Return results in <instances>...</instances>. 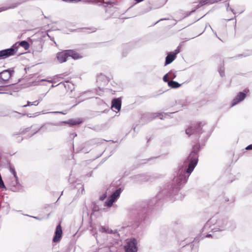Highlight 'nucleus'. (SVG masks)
<instances>
[{"label": "nucleus", "instance_id": "nucleus-1", "mask_svg": "<svg viewBox=\"0 0 252 252\" xmlns=\"http://www.w3.org/2000/svg\"><path fill=\"white\" fill-rule=\"evenodd\" d=\"M200 150L199 143L192 146L191 151L186 159L182 165L178 167L172 183L168 185L167 192L164 189L160 190L156 199L159 198L165 193V196L170 197L172 201L182 200L184 197L185 194L180 192L179 190L182 186L187 182L189 175L197 165Z\"/></svg>", "mask_w": 252, "mask_h": 252}, {"label": "nucleus", "instance_id": "nucleus-2", "mask_svg": "<svg viewBox=\"0 0 252 252\" xmlns=\"http://www.w3.org/2000/svg\"><path fill=\"white\" fill-rule=\"evenodd\" d=\"M236 227L235 222L229 220L227 218H221L217 219L216 217L211 218L204 225L201 232V235L196 237L193 241L198 243L204 238L216 237L217 232H221L225 230H233Z\"/></svg>", "mask_w": 252, "mask_h": 252}, {"label": "nucleus", "instance_id": "nucleus-3", "mask_svg": "<svg viewBox=\"0 0 252 252\" xmlns=\"http://www.w3.org/2000/svg\"><path fill=\"white\" fill-rule=\"evenodd\" d=\"M20 46L23 47L25 50H27L30 48V44L27 40H22L16 42L9 48L0 50V60L5 59L15 55Z\"/></svg>", "mask_w": 252, "mask_h": 252}, {"label": "nucleus", "instance_id": "nucleus-4", "mask_svg": "<svg viewBox=\"0 0 252 252\" xmlns=\"http://www.w3.org/2000/svg\"><path fill=\"white\" fill-rule=\"evenodd\" d=\"M206 125L205 122H198L196 124L192 125V126L188 127L186 130V133L190 136L191 135L194 134L199 136L201 133H203L202 127Z\"/></svg>", "mask_w": 252, "mask_h": 252}, {"label": "nucleus", "instance_id": "nucleus-5", "mask_svg": "<svg viewBox=\"0 0 252 252\" xmlns=\"http://www.w3.org/2000/svg\"><path fill=\"white\" fill-rule=\"evenodd\" d=\"M175 112L168 113H147L143 114L141 116V119L145 121L146 122L151 121L157 117H159L161 120L164 119L167 117H170V115L174 113Z\"/></svg>", "mask_w": 252, "mask_h": 252}, {"label": "nucleus", "instance_id": "nucleus-6", "mask_svg": "<svg viewBox=\"0 0 252 252\" xmlns=\"http://www.w3.org/2000/svg\"><path fill=\"white\" fill-rule=\"evenodd\" d=\"M138 249L137 240L135 238L131 237L126 240L124 246L125 252H137Z\"/></svg>", "mask_w": 252, "mask_h": 252}, {"label": "nucleus", "instance_id": "nucleus-7", "mask_svg": "<svg viewBox=\"0 0 252 252\" xmlns=\"http://www.w3.org/2000/svg\"><path fill=\"white\" fill-rule=\"evenodd\" d=\"M14 73L13 68L5 69L0 72V84H5L8 83L9 79Z\"/></svg>", "mask_w": 252, "mask_h": 252}, {"label": "nucleus", "instance_id": "nucleus-8", "mask_svg": "<svg viewBox=\"0 0 252 252\" xmlns=\"http://www.w3.org/2000/svg\"><path fill=\"white\" fill-rule=\"evenodd\" d=\"M143 210L141 207H136L129 209V216L132 218L134 221L139 222L142 220L141 214L143 213Z\"/></svg>", "mask_w": 252, "mask_h": 252}, {"label": "nucleus", "instance_id": "nucleus-9", "mask_svg": "<svg viewBox=\"0 0 252 252\" xmlns=\"http://www.w3.org/2000/svg\"><path fill=\"white\" fill-rule=\"evenodd\" d=\"M9 170L10 172L13 175L15 179V184L16 185H14L12 190L13 191H22L23 190V187L20 184L18 177L17 175L16 172L15 170V168L12 166H9Z\"/></svg>", "mask_w": 252, "mask_h": 252}, {"label": "nucleus", "instance_id": "nucleus-10", "mask_svg": "<svg viewBox=\"0 0 252 252\" xmlns=\"http://www.w3.org/2000/svg\"><path fill=\"white\" fill-rule=\"evenodd\" d=\"M60 123H48L42 126L39 128H38L37 130L33 132L30 136H32L36 133L39 130L43 129L44 131H55L57 130V129L55 127H53V126H60Z\"/></svg>", "mask_w": 252, "mask_h": 252}, {"label": "nucleus", "instance_id": "nucleus-11", "mask_svg": "<svg viewBox=\"0 0 252 252\" xmlns=\"http://www.w3.org/2000/svg\"><path fill=\"white\" fill-rule=\"evenodd\" d=\"M68 55L67 50H63L56 54V59L60 63H62L67 61Z\"/></svg>", "mask_w": 252, "mask_h": 252}, {"label": "nucleus", "instance_id": "nucleus-12", "mask_svg": "<svg viewBox=\"0 0 252 252\" xmlns=\"http://www.w3.org/2000/svg\"><path fill=\"white\" fill-rule=\"evenodd\" d=\"M247 96V92H239L237 95L233 98L231 105L232 106L237 104L238 103L243 101Z\"/></svg>", "mask_w": 252, "mask_h": 252}, {"label": "nucleus", "instance_id": "nucleus-13", "mask_svg": "<svg viewBox=\"0 0 252 252\" xmlns=\"http://www.w3.org/2000/svg\"><path fill=\"white\" fill-rule=\"evenodd\" d=\"M63 234L62 226L60 224H58L56 228L55 235L54 236L53 241L54 242H58L60 241Z\"/></svg>", "mask_w": 252, "mask_h": 252}, {"label": "nucleus", "instance_id": "nucleus-14", "mask_svg": "<svg viewBox=\"0 0 252 252\" xmlns=\"http://www.w3.org/2000/svg\"><path fill=\"white\" fill-rule=\"evenodd\" d=\"M122 107L121 97L114 98L111 101V108H115L118 111H120Z\"/></svg>", "mask_w": 252, "mask_h": 252}, {"label": "nucleus", "instance_id": "nucleus-15", "mask_svg": "<svg viewBox=\"0 0 252 252\" xmlns=\"http://www.w3.org/2000/svg\"><path fill=\"white\" fill-rule=\"evenodd\" d=\"M131 180H133L135 182L141 183L143 182L148 181L149 178L145 174H138L130 177Z\"/></svg>", "mask_w": 252, "mask_h": 252}, {"label": "nucleus", "instance_id": "nucleus-16", "mask_svg": "<svg viewBox=\"0 0 252 252\" xmlns=\"http://www.w3.org/2000/svg\"><path fill=\"white\" fill-rule=\"evenodd\" d=\"M15 84V83L7 85L4 86H0V94H9L11 95L12 93L11 92H4L2 91H8L12 90V87Z\"/></svg>", "mask_w": 252, "mask_h": 252}, {"label": "nucleus", "instance_id": "nucleus-17", "mask_svg": "<svg viewBox=\"0 0 252 252\" xmlns=\"http://www.w3.org/2000/svg\"><path fill=\"white\" fill-rule=\"evenodd\" d=\"M82 120L78 118L77 119H71L67 121L61 122L60 124H68L69 126H74L76 125H79L82 123Z\"/></svg>", "mask_w": 252, "mask_h": 252}, {"label": "nucleus", "instance_id": "nucleus-18", "mask_svg": "<svg viewBox=\"0 0 252 252\" xmlns=\"http://www.w3.org/2000/svg\"><path fill=\"white\" fill-rule=\"evenodd\" d=\"M176 56L175 55V54H173V52H168L165 58L164 65L166 66L172 63L176 59Z\"/></svg>", "mask_w": 252, "mask_h": 252}, {"label": "nucleus", "instance_id": "nucleus-19", "mask_svg": "<svg viewBox=\"0 0 252 252\" xmlns=\"http://www.w3.org/2000/svg\"><path fill=\"white\" fill-rule=\"evenodd\" d=\"M68 50V53L69 54L68 56L69 57H71L73 60H78L80 59H81L82 58V56L79 54L78 53H77L76 51L73 50Z\"/></svg>", "mask_w": 252, "mask_h": 252}, {"label": "nucleus", "instance_id": "nucleus-20", "mask_svg": "<svg viewBox=\"0 0 252 252\" xmlns=\"http://www.w3.org/2000/svg\"><path fill=\"white\" fill-rule=\"evenodd\" d=\"M100 141L98 139H91L85 143V146L83 150L85 153H88V151L85 150L86 147H89L98 143H100Z\"/></svg>", "mask_w": 252, "mask_h": 252}, {"label": "nucleus", "instance_id": "nucleus-21", "mask_svg": "<svg viewBox=\"0 0 252 252\" xmlns=\"http://www.w3.org/2000/svg\"><path fill=\"white\" fill-rule=\"evenodd\" d=\"M123 191V189L121 188H120L116 190H115L112 194L110 195V196L113 199H115L116 201L120 197L121 192Z\"/></svg>", "mask_w": 252, "mask_h": 252}, {"label": "nucleus", "instance_id": "nucleus-22", "mask_svg": "<svg viewBox=\"0 0 252 252\" xmlns=\"http://www.w3.org/2000/svg\"><path fill=\"white\" fill-rule=\"evenodd\" d=\"M63 84L62 82L60 83L59 85ZM64 88L67 91H70L72 92L73 90L74 89V85L72 83H71L69 81H65L64 83H63Z\"/></svg>", "mask_w": 252, "mask_h": 252}, {"label": "nucleus", "instance_id": "nucleus-23", "mask_svg": "<svg viewBox=\"0 0 252 252\" xmlns=\"http://www.w3.org/2000/svg\"><path fill=\"white\" fill-rule=\"evenodd\" d=\"M199 3H200V4H198V5H196V9H195L194 10H192L191 11L188 12L187 14V16H189L190 15H191L192 13H193V12H194L195 11L196 9L199 8L201 6H203V5H205L206 4H208V2L207 1V0H201L199 1Z\"/></svg>", "mask_w": 252, "mask_h": 252}, {"label": "nucleus", "instance_id": "nucleus-24", "mask_svg": "<svg viewBox=\"0 0 252 252\" xmlns=\"http://www.w3.org/2000/svg\"><path fill=\"white\" fill-rule=\"evenodd\" d=\"M168 85L171 88L176 89V88H178L180 86H181L182 84L179 83L178 82H177L175 81L171 80L170 82H168Z\"/></svg>", "mask_w": 252, "mask_h": 252}, {"label": "nucleus", "instance_id": "nucleus-25", "mask_svg": "<svg viewBox=\"0 0 252 252\" xmlns=\"http://www.w3.org/2000/svg\"><path fill=\"white\" fill-rule=\"evenodd\" d=\"M115 202V199H113L110 196H109L106 201L105 202L104 206L108 207H110L112 206Z\"/></svg>", "mask_w": 252, "mask_h": 252}, {"label": "nucleus", "instance_id": "nucleus-26", "mask_svg": "<svg viewBox=\"0 0 252 252\" xmlns=\"http://www.w3.org/2000/svg\"><path fill=\"white\" fill-rule=\"evenodd\" d=\"M169 77L173 80L176 77V72L173 70H170L168 73Z\"/></svg>", "mask_w": 252, "mask_h": 252}, {"label": "nucleus", "instance_id": "nucleus-27", "mask_svg": "<svg viewBox=\"0 0 252 252\" xmlns=\"http://www.w3.org/2000/svg\"><path fill=\"white\" fill-rule=\"evenodd\" d=\"M81 1L86 3H96L98 2H101V0H82Z\"/></svg>", "mask_w": 252, "mask_h": 252}, {"label": "nucleus", "instance_id": "nucleus-28", "mask_svg": "<svg viewBox=\"0 0 252 252\" xmlns=\"http://www.w3.org/2000/svg\"><path fill=\"white\" fill-rule=\"evenodd\" d=\"M29 129H30V128L28 127V128H26L23 129V130H20V131L18 133H14L12 135H19V134H25L27 132L29 131Z\"/></svg>", "mask_w": 252, "mask_h": 252}, {"label": "nucleus", "instance_id": "nucleus-29", "mask_svg": "<svg viewBox=\"0 0 252 252\" xmlns=\"http://www.w3.org/2000/svg\"><path fill=\"white\" fill-rule=\"evenodd\" d=\"M101 2H103V3H105V4H109V5H112V6L114 4H115V5H117L118 4V2L117 1H111V0L106 1H104L103 0L102 1V0H101Z\"/></svg>", "mask_w": 252, "mask_h": 252}, {"label": "nucleus", "instance_id": "nucleus-30", "mask_svg": "<svg viewBox=\"0 0 252 252\" xmlns=\"http://www.w3.org/2000/svg\"><path fill=\"white\" fill-rule=\"evenodd\" d=\"M101 79H106V81H105L104 83L108 82L109 81V80L108 79V78L106 76L101 74V75L100 76H99L98 78H97V82L98 83L99 80Z\"/></svg>", "mask_w": 252, "mask_h": 252}, {"label": "nucleus", "instance_id": "nucleus-31", "mask_svg": "<svg viewBox=\"0 0 252 252\" xmlns=\"http://www.w3.org/2000/svg\"><path fill=\"white\" fill-rule=\"evenodd\" d=\"M32 105L37 106L38 104L34 103V101L32 102H30V101H28L27 102V104L26 105H24L22 106V107H26L30 106H32Z\"/></svg>", "mask_w": 252, "mask_h": 252}, {"label": "nucleus", "instance_id": "nucleus-32", "mask_svg": "<svg viewBox=\"0 0 252 252\" xmlns=\"http://www.w3.org/2000/svg\"><path fill=\"white\" fill-rule=\"evenodd\" d=\"M219 72L220 73V76L221 77H223L225 75V73H224V69L223 67H220L219 70Z\"/></svg>", "mask_w": 252, "mask_h": 252}, {"label": "nucleus", "instance_id": "nucleus-33", "mask_svg": "<svg viewBox=\"0 0 252 252\" xmlns=\"http://www.w3.org/2000/svg\"><path fill=\"white\" fill-rule=\"evenodd\" d=\"M167 76H168V73L163 76L162 79L164 82H166L168 84V82H170L171 80H169V79L167 77Z\"/></svg>", "mask_w": 252, "mask_h": 252}, {"label": "nucleus", "instance_id": "nucleus-34", "mask_svg": "<svg viewBox=\"0 0 252 252\" xmlns=\"http://www.w3.org/2000/svg\"><path fill=\"white\" fill-rule=\"evenodd\" d=\"M99 230L102 233H107V230H108V228H107L104 226H101L99 228Z\"/></svg>", "mask_w": 252, "mask_h": 252}, {"label": "nucleus", "instance_id": "nucleus-35", "mask_svg": "<svg viewBox=\"0 0 252 252\" xmlns=\"http://www.w3.org/2000/svg\"><path fill=\"white\" fill-rule=\"evenodd\" d=\"M226 6L227 7L226 10L227 11H231V12H233V13L234 14H235V12L234 11V10L233 8H232L231 7H229V4L228 3H226Z\"/></svg>", "mask_w": 252, "mask_h": 252}, {"label": "nucleus", "instance_id": "nucleus-36", "mask_svg": "<svg viewBox=\"0 0 252 252\" xmlns=\"http://www.w3.org/2000/svg\"><path fill=\"white\" fill-rule=\"evenodd\" d=\"M62 0L63 1H65V2H69V3H73V2L77 3V2H80L81 1H82V0Z\"/></svg>", "mask_w": 252, "mask_h": 252}, {"label": "nucleus", "instance_id": "nucleus-37", "mask_svg": "<svg viewBox=\"0 0 252 252\" xmlns=\"http://www.w3.org/2000/svg\"><path fill=\"white\" fill-rule=\"evenodd\" d=\"M67 111L65 110L63 111H54V112H50L49 113H60L62 114H66L67 113Z\"/></svg>", "mask_w": 252, "mask_h": 252}, {"label": "nucleus", "instance_id": "nucleus-38", "mask_svg": "<svg viewBox=\"0 0 252 252\" xmlns=\"http://www.w3.org/2000/svg\"><path fill=\"white\" fill-rule=\"evenodd\" d=\"M76 136H77V133L75 132H72L70 133V138L71 139H73Z\"/></svg>", "mask_w": 252, "mask_h": 252}, {"label": "nucleus", "instance_id": "nucleus-39", "mask_svg": "<svg viewBox=\"0 0 252 252\" xmlns=\"http://www.w3.org/2000/svg\"><path fill=\"white\" fill-rule=\"evenodd\" d=\"M180 52V47L178 46L176 49H175L173 52V54H175L176 56H177V55Z\"/></svg>", "mask_w": 252, "mask_h": 252}, {"label": "nucleus", "instance_id": "nucleus-40", "mask_svg": "<svg viewBox=\"0 0 252 252\" xmlns=\"http://www.w3.org/2000/svg\"><path fill=\"white\" fill-rule=\"evenodd\" d=\"M107 197V194H106V193H105V194H103L102 195H101L100 197H99V200H104Z\"/></svg>", "mask_w": 252, "mask_h": 252}, {"label": "nucleus", "instance_id": "nucleus-41", "mask_svg": "<svg viewBox=\"0 0 252 252\" xmlns=\"http://www.w3.org/2000/svg\"><path fill=\"white\" fill-rule=\"evenodd\" d=\"M42 100V97L40 96L38 98V99L37 100L34 101V103L38 104L39 103V102L41 101Z\"/></svg>", "mask_w": 252, "mask_h": 252}, {"label": "nucleus", "instance_id": "nucleus-42", "mask_svg": "<svg viewBox=\"0 0 252 252\" xmlns=\"http://www.w3.org/2000/svg\"><path fill=\"white\" fill-rule=\"evenodd\" d=\"M245 149H246V150H252V144L248 145V146H247Z\"/></svg>", "mask_w": 252, "mask_h": 252}, {"label": "nucleus", "instance_id": "nucleus-43", "mask_svg": "<svg viewBox=\"0 0 252 252\" xmlns=\"http://www.w3.org/2000/svg\"><path fill=\"white\" fill-rule=\"evenodd\" d=\"M252 53H250V54H240L238 56V57H246L247 56H249V55H251Z\"/></svg>", "mask_w": 252, "mask_h": 252}, {"label": "nucleus", "instance_id": "nucleus-44", "mask_svg": "<svg viewBox=\"0 0 252 252\" xmlns=\"http://www.w3.org/2000/svg\"><path fill=\"white\" fill-rule=\"evenodd\" d=\"M161 6H159V7H160ZM158 8V7H155V8H153L152 7H150L149 8H148L146 11L145 12H148L150 11H151L152 9H154V8Z\"/></svg>", "mask_w": 252, "mask_h": 252}, {"label": "nucleus", "instance_id": "nucleus-45", "mask_svg": "<svg viewBox=\"0 0 252 252\" xmlns=\"http://www.w3.org/2000/svg\"><path fill=\"white\" fill-rule=\"evenodd\" d=\"M168 19H166V18H163V19H161L160 20H159L157 22H156L155 23H154L153 25H156L157 23H158V22L160 21H162V20H167Z\"/></svg>", "mask_w": 252, "mask_h": 252}, {"label": "nucleus", "instance_id": "nucleus-46", "mask_svg": "<svg viewBox=\"0 0 252 252\" xmlns=\"http://www.w3.org/2000/svg\"><path fill=\"white\" fill-rule=\"evenodd\" d=\"M48 37L50 38V40H52V41H54V43H55V44H56V42L54 41V37H52L50 36L49 35H48Z\"/></svg>", "mask_w": 252, "mask_h": 252}, {"label": "nucleus", "instance_id": "nucleus-47", "mask_svg": "<svg viewBox=\"0 0 252 252\" xmlns=\"http://www.w3.org/2000/svg\"><path fill=\"white\" fill-rule=\"evenodd\" d=\"M92 93V91H87V92H83V93H82V95H83V94H87V93Z\"/></svg>", "mask_w": 252, "mask_h": 252}, {"label": "nucleus", "instance_id": "nucleus-48", "mask_svg": "<svg viewBox=\"0 0 252 252\" xmlns=\"http://www.w3.org/2000/svg\"><path fill=\"white\" fill-rule=\"evenodd\" d=\"M207 1L208 2V4H213L215 3L213 2V0H207Z\"/></svg>", "mask_w": 252, "mask_h": 252}, {"label": "nucleus", "instance_id": "nucleus-49", "mask_svg": "<svg viewBox=\"0 0 252 252\" xmlns=\"http://www.w3.org/2000/svg\"><path fill=\"white\" fill-rule=\"evenodd\" d=\"M107 233H109V234H112V233H113V230H111H111H109V229H108V230H107Z\"/></svg>", "mask_w": 252, "mask_h": 252}, {"label": "nucleus", "instance_id": "nucleus-50", "mask_svg": "<svg viewBox=\"0 0 252 252\" xmlns=\"http://www.w3.org/2000/svg\"><path fill=\"white\" fill-rule=\"evenodd\" d=\"M23 138L19 137L18 139H17V142H20L23 140Z\"/></svg>", "mask_w": 252, "mask_h": 252}, {"label": "nucleus", "instance_id": "nucleus-51", "mask_svg": "<svg viewBox=\"0 0 252 252\" xmlns=\"http://www.w3.org/2000/svg\"><path fill=\"white\" fill-rule=\"evenodd\" d=\"M144 0H134L137 3H139L143 1Z\"/></svg>", "mask_w": 252, "mask_h": 252}, {"label": "nucleus", "instance_id": "nucleus-52", "mask_svg": "<svg viewBox=\"0 0 252 252\" xmlns=\"http://www.w3.org/2000/svg\"><path fill=\"white\" fill-rule=\"evenodd\" d=\"M79 103H80V101H79V102H77V103H75V104L73 105L72 106V107H74V106H76V105H77L78 104H79Z\"/></svg>", "mask_w": 252, "mask_h": 252}, {"label": "nucleus", "instance_id": "nucleus-53", "mask_svg": "<svg viewBox=\"0 0 252 252\" xmlns=\"http://www.w3.org/2000/svg\"><path fill=\"white\" fill-rule=\"evenodd\" d=\"M221 0H213V2H214L215 3L218 2L220 1H221Z\"/></svg>", "mask_w": 252, "mask_h": 252}, {"label": "nucleus", "instance_id": "nucleus-54", "mask_svg": "<svg viewBox=\"0 0 252 252\" xmlns=\"http://www.w3.org/2000/svg\"><path fill=\"white\" fill-rule=\"evenodd\" d=\"M30 217H32V218H34V219H35L36 220H39V219L38 217H34V216H30Z\"/></svg>", "mask_w": 252, "mask_h": 252}, {"label": "nucleus", "instance_id": "nucleus-55", "mask_svg": "<svg viewBox=\"0 0 252 252\" xmlns=\"http://www.w3.org/2000/svg\"><path fill=\"white\" fill-rule=\"evenodd\" d=\"M87 175L88 176H89V177H91V176H92V172L89 173V174H88Z\"/></svg>", "mask_w": 252, "mask_h": 252}, {"label": "nucleus", "instance_id": "nucleus-56", "mask_svg": "<svg viewBox=\"0 0 252 252\" xmlns=\"http://www.w3.org/2000/svg\"><path fill=\"white\" fill-rule=\"evenodd\" d=\"M52 205L51 204V205H47V206H45V208H46L47 207H52Z\"/></svg>", "mask_w": 252, "mask_h": 252}, {"label": "nucleus", "instance_id": "nucleus-57", "mask_svg": "<svg viewBox=\"0 0 252 252\" xmlns=\"http://www.w3.org/2000/svg\"><path fill=\"white\" fill-rule=\"evenodd\" d=\"M98 89H99L100 91H102V90H103V88H101V87H98Z\"/></svg>", "mask_w": 252, "mask_h": 252}, {"label": "nucleus", "instance_id": "nucleus-58", "mask_svg": "<svg viewBox=\"0 0 252 252\" xmlns=\"http://www.w3.org/2000/svg\"><path fill=\"white\" fill-rule=\"evenodd\" d=\"M232 19H233V18H231L227 19H226V20L230 21V20H231Z\"/></svg>", "mask_w": 252, "mask_h": 252}, {"label": "nucleus", "instance_id": "nucleus-59", "mask_svg": "<svg viewBox=\"0 0 252 252\" xmlns=\"http://www.w3.org/2000/svg\"><path fill=\"white\" fill-rule=\"evenodd\" d=\"M204 16H204H201L200 18H199V19H198L197 20H199L200 19H201V18H203Z\"/></svg>", "mask_w": 252, "mask_h": 252}, {"label": "nucleus", "instance_id": "nucleus-60", "mask_svg": "<svg viewBox=\"0 0 252 252\" xmlns=\"http://www.w3.org/2000/svg\"><path fill=\"white\" fill-rule=\"evenodd\" d=\"M60 197H61V196H60V197H59V198H58V199L57 201H56V202L55 203H56L58 202V200H59V199L60 198Z\"/></svg>", "mask_w": 252, "mask_h": 252}, {"label": "nucleus", "instance_id": "nucleus-61", "mask_svg": "<svg viewBox=\"0 0 252 252\" xmlns=\"http://www.w3.org/2000/svg\"><path fill=\"white\" fill-rule=\"evenodd\" d=\"M225 201H229V199H225Z\"/></svg>", "mask_w": 252, "mask_h": 252}, {"label": "nucleus", "instance_id": "nucleus-62", "mask_svg": "<svg viewBox=\"0 0 252 252\" xmlns=\"http://www.w3.org/2000/svg\"><path fill=\"white\" fill-rule=\"evenodd\" d=\"M48 81L49 82H52L51 80H48Z\"/></svg>", "mask_w": 252, "mask_h": 252}, {"label": "nucleus", "instance_id": "nucleus-63", "mask_svg": "<svg viewBox=\"0 0 252 252\" xmlns=\"http://www.w3.org/2000/svg\"><path fill=\"white\" fill-rule=\"evenodd\" d=\"M102 140V141H106V140H105V139H102V140Z\"/></svg>", "mask_w": 252, "mask_h": 252}, {"label": "nucleus", "instance_id": "nucleus-64", "mask_svg": "<svg viewBox=\"0 0 252 252\" xmlns=\"http://www.w3.org/2000/svg\"><path fill=\"white\" fill-rule=\"evenodd\" d=\"M63 191L62 192L61 196L63 194Z\"/></svg>", "mask_w": 252, "mask_h": 252}]
</instances>
